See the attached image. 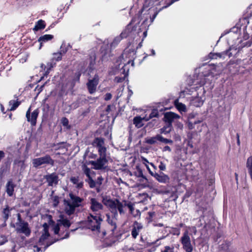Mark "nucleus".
I'll return each instance as SVG.
<instances>
[{
    "mask_svg": "<svg viewBox=\"0 0 252 252\" xmlns=\"http://www.w3.org/2000/svg\"><path fill=\"white\" fill-rule=\"evenodd\" d=\"M179 118V115L172 112H167L165 113L164 116L165 121L167 122L168 124L171 125L174 120L178 119Z\"/></svg>",
    "mask_w": 252,
    "mask_h": 252,
    "instance_id": "obj_20",
    "label": "nucleus"
},
{
    "mask_svg": "<svg viewBox=\"0 0 252 252\" xmlns=\"http://www.w3.org/2000/svg\"><path fill=\"white\" fill-rule=\"evenodd\" d=\"M53 231L55 234H58L60 231V226L59 224H57L53 227Z\"/></svg>",
    "mask_w": 252,
    "mask_h": 252,
    "instance_id": "obj_41",
    "label": "nucleus"
},
{
    "mask_svg": "<svg viewBox=\"0 0 252 252\" xmlns=\"http://www.w3.org/2000/svg\"><path fill=\"white\" fill-rule=\"evenodd\" d=\"M88 182L91 188H94L96 184V182L93 180V178L88 179Z\"/></svg>",
    "mask_w": 252,
    "mask_h": 252,
    "instance_id": "obj_40",
    "label": "nucleus"
},
{
    "mask_svg": "<svg viewBox=\"0 0 252 252\" xmlns=\"http://www.w3.org/2000/svg\"><path fill=\"white\" fill-rule=\"evenodd\" d=\"M143 225L141 223L135 221L133 224V228L131 231L132 237L135 239L139 234L140 231L142 229Z\"/></svg>",
    "mask_w": 252,
    "mask_h": 252,
    "instance_id": "obj_21",
    "label": "nucleus"
},
{
    "mask_svg": "<svg viewBox=\"0 0 252 252\" xmlns=\"http://www.w3.org/2000/svg\"><path fill=\"white\" fill-rule=\"evenodd\" d=\"M174 104L180 112H186L187 111L186 105L180 102L178 100L176 99L175 100Z\"/></svg>",
    "mask_w": 252,
    "mask_h": 252,
    "instance_id": "obj_28",
    "label": "nucleus"
},
{
    "mask_svg": "<svg viewBox=\"0 0 252 252\" xmlns=\"http://www.w3.org/2000/svg\"><path fill=\"white\" fill-rule=\"evenodd\" d=\"M45 179L49 186L56 185L59 181V177L55 173L46 175L45 176Z\"/></svg>",
    "mask_w": 252,
    "mask_h": 252,
    "instance_id": "obj_17",
    "label": "nucleus"
},
{
    "mask_svg": "<svg viewBox=\"0 0 252 252\" xmlns=\"http://www.w3.org/2000/svg\"><path fill=\"white\" fill-rule=\"evenodd\" d=\"M151 52H152V54L153 55H155V51L154 50L152 49Z\"/></svg>",
    "mask_w": 252,
    "mask_h": 252,
    "instance_id": "obj_64",
    "label": "nucleus"
},
{
    "mask_svg": "<svg viewBox=\"0 0 252 252\" xmlns=\"http://www.w3.org/2000/svg\"><path fill=\"white\" fill-rule=\"evenodd\" d=\"M188 145L190 147V148H192L193 147V145L191 143H190V142L189 141H188Z\"/></svg>",
    "mask_w": 252,
    "mask_h": 252,
    "instance_id": "obj_60",
    "label": "nucleus"
},
{
    "mask_svg": "<svg viewBox=\"0 0 252 252\" xmlns=\"http://www.w3.org/2000/svg\"><path fill=\"white\" fill-rule=\"evenodd\" d=\"M43 232L39 240V244L40 245H44L48 242L46 240L49 236V233L48 232L49 226L46 223H44L43 224Z\"/></svg>",
    "mask_w": 252,
    "mask_h": 252,
    "instance_id": "obj_14",
    "label": "nucleus"
},
{
    "mask_svg": "<svg viewBox=\"0 0 252 252\" xmlns=\"http://www.w3.org/2000/svg\"><path fill=\"white\" fill-rule=\"evenodd\" d=\"M99 156L96 160L90 161V163L95 170H104L107 168L108 163L106 154Z\"/></svg>",
    "mask_w": 252,
    "mask_h": 252,
    "instance_id": "obj_5",
    "label": "nucleus"
},
{
    "mask_svg": "<svg viewBox=\"0 0 252 252\" xmlns=\"http://www.w3.org/2000/svg\"><path fill=\"white\" fill-rule=\"evenodd\" d=\"M62 123L63 126H66L68 124V119L65 117H63L62 119Z\"/></svg>",
    "mask_w": 252,
    "mask_h": 252,
    "instance_id": "obj_44",
    "label": "nucleus"
},
{
    "mask_svg": "<svg viewBox=\"0 0 252 252\" xmlns=\"http://www.w3.org/2000/svg\"><path fill=\"white\" fill-rule=\"evenodd\" d=\"M126 207L129 209L130 213H132V212L134 210V207L132 203L126 200Z\"/></svg>",
    "mask_w": 252,
    "mask_h": 252,
    "instance_id": "obj_38",
    "label": "nucleus"
},
{
    "mask_svg": "<svg viewBox=\"0 0 252 252\" xmlns=\"http://www.w3.org/2000/svg\"><path fill=\"white\" fill-rule=\"evenodd\" d=\"M16 185L11 180H9L6 184V192L9 196H12L14 194V188Z\"/></svg>",
    "mask_w": 252,
    "mask_h": 252,
    "instance_id": "obj_23",
    "label": "nucleus"
},
{
    "mask_svg": "<svg viewBox=\"0 0 252 252\" xmlns=\"http://www.w3.org/2000/svg\"><path fill=\"white\" fill-rule=\"evenodd\" d=\"M103 179L102 177H99L97 178V181L96 182V184L98 185H101L102 184V182L103 181Z\"/></svg>",
    "mask_w": 252,
    "mask_h": 252,
    "instance_id": "obj_47",
    "label": "nucleus"
},
{
    "mask_svg": "<svg viewBox=\"0 0 252 252\" xmlns=\"http://www.w3.org/2000/svg\"><path fill=\"white\" fill-rule=\"evenodd\" d=\"M18 217L20 222L17 224L18 227L16 228L17 231L19 233H22L27 236H29L31 233V230L29 227L28 223L21 220L20 214H18Z\"/></svg>",
    "mask_w": 252,
    "mask_h": 252,
    "instance_id": "obj_10",
    "label": "nucleus"
},
{
    "mask_svg": "<svg viewBox=\"0 0 252 252\" xmlns=\"http://www.w3.org/2000/svg\"><path fill=\"white\" fill-rule=\"evenodd\" d=\"M11 210L12 209H10L8 206H6V207L3 209V218L5 220H7L8 219L9 216L10 215V210Z\"/></svg>",
    "mask_w": 252,
    "mask_h": 252,
    "instance_id": "obj_32",
    "label": "nucleus"
},
{
    "mask_svg": "<svg viewBox=\"0 0 252 252\" xmlns=\"http://www.w3.org/2000/svg\"><path fill=\"white\" fill-rule=\"evenodd\" d=\"M51 199H52V201L53 202V205L54 207H56L57 206H58V205L59 203V197L57 196H52Z\"/></svg>",
    "mask_w": 252,
    "mask_h": 252,
    "instance_id": "obj_39",
    "label": "nucleus"
},
{
    "mask_svg": "<svg viewBox=\"0 0 252 252\" xmlns=\"http://www.w3.org/2000/svg\"><path fill=\"white\" fill-rule=\"evenodd\" d=\"M76 79H75V81H79V78H80V75H81V73L80 72H78L76 73Z\"/></svg>",
    "mask_w": 252,
    "mask_h": 252,
    "instance_id": "obj_51",
    "label": "nucleus"
},
{
    "mask_svg": "<svg viewBox=\"0 0 252 252\" xmlns=\"http://www.w3.org/2000/svg\"><path fill=\"white\" fill-rule=\"evenodd\" d=\"M69 198L64 199L63 201L64 210L68 215L74 214L76 208L81 206L83 199L73 194H69Z\"/></svg>",
    "mask_w": 252,
    "mask_h": 252,
    "instance_id": "obj_2",
    "label": "nucleus"
},
{
    "mask_svg": "<svg viewBox=\"0 0 252 252\" xmlns=\"http://www.w3.org/2000/svg\"><path fill=\"white\" fill-rule=\"evenodd\" d=\"M46 27L45 21L42 20H39L36 22L33 30L35 32L44 29Z\"/></svg>",
    "mask_w": 252,
    "mask_h": 252,
    "instance_id": "obj_27",
    "label": "nucleus"
},
{
    "mask_svg": "<svg viewBox=\"0 0 252 252\" xmlns=\"http://www.w3.org/2000/svg\"><path fill=\"white\" fill-rule=\"evenodd\" d=\"M92 145L97 149L99 156L106 154L107 149L104 146V141L103 138H95L92 143Z\"/></svg>",
    "mask_w": 252,
    "mask_h": 252,
    "instance_id": "obj_9",
    "label": "nucleus"
},
{
    "mask_svg": "<svg viewBox=\"0 0 252 252\" xmlns=\"http://www.w3.org/2000/svg\"><path fill=\"white\" fill-rule=\"evenodd\" d=\"M191 231H192L194 235L196 234L197 232V230L195 227H192L191 228Z\"/></svg>",
    "mask_w": 252,
    "mask_h": 252,
    "instance_id": "obj_54",
    "label": "nucleus"
},
{
    "mask_svg": "<svg viewBox=\"0 0 252 252\" xmlns=\"http://www.w3.org/2000/svg\"><path fill=\"white\" fill-rule=\"evenodd\" d=\"M54 242H55V241H54V242L51 243L47 242L46 245L44 247V250L48 247L49 246H50L51 244H52Z\"/></svg>",
    "mask_w": 252,
    "mask_h": 252,
    "instance_id": "obj_55",
    "label": "nucleus"
},
{
    "mask_svg": "<svg viewBox=\"0 0 252 252\" xmlns=\"http://www.w3.org/2000/svg\"><path fill=\"white\" fill-rule=\"evenodd\" d=\"M25 164L23 160H15L14 162L13 168L17 170V172H19L21 174L25 168Z\"/></svg>",
    "mask_w": 252,
    "mask_h": 252,
    "instance_id": "obj_22",
    "label": "nucleus"
},
{
    "mask_svg": "<svg viewBox=\"0 0 252 252\" xmlns=\"http://www.w3.org/2000/svg\"><path fill=\"white\" fill-rule=\"evenodd\" d=\"M4 153L2 151H0V161L4 157Z\"/></svg>",
    "mask_w": 252,
    "mask_h": 252,
    "instance_id": "obj_53",
    "label": "nucleus"
},
{
    "mask_svg": "<svg viewBox=\"0 0 252 252\" xmlns=\"http://www.w3.org/2000/svg\"><path fill=\"white\" fill-rule=\"evenodd\" d=\"M168 151L169 152H170L171 151V148H170V147H169L168 146H165L163 149H162V151L163 152H165V151Z\"/></svg>",
    "mask_w": 252,
    "mask_h": 252,
    "instance_id": "obj_50",
    "label": "nucleus"
},
{
    "mask_svg": "<svg viewBox=\"0 0 252 252\" xmlns=\"http://www.w3.org/2000/svg\"><path fill=\"white\" fill-rule=\"evenodd\" d=\"M164 238V237H161V238H160V239L157 240L154 242V244H157V245H159V243H158V242L159 241V240L162 239H163Z\"/></svg>",
    "mask_w": 252,
    "mask_h": 252,
    "instance_id": "obj_59",
    "label": "nucleus"
},
{
    "mask_svg": "<svg viewBox=\"0 0 252 252\" xmlns=\"http://www.w3.org/2000/svg\"><path fill=\"white\" fill-rule=\"evenodd\" d=\"M237 143L238 145L240 144V139H239V135L238 134H237Z\"/></svg>",
    "mask_w": 252,
    "mask_h": 252,
    "instance_id": "obj_61",
    "label": "nucleus"
},
{
    "mask_svg": "<svg viewBox=\"0 0 252 252\" xmlns=\"http://www.w3.org/2000/svg\"><path fill=\"white\" fill-rule=\"evenodd\" d=\"M150 173L152 176L155 177L160 183L165 184L169 182V177L162 172H160L159 173H154L150 172Z\"/></svg>",
    "mask_w": 252,
    "mask_h": 252,
    "instance_id": "obj_18",
    "label": "nucleus"
},
{
    "mask_svg": "<svg viewBox=\"0 0 252 252\" xmlns=\"http://www.w3.org/2000/svg\"><path fill=\"white\" fill-rule=\"evenodd\" d=\"M7 241V238L4 236H0V246L4 244Z\"/></svg>",
    "mask_w": 252,
    "mask_h": 252,
    "instance_id": "obj_42",
    "label": "nucleus"
},
{
    "mask_svg": "<svg viewBox=\"0 0 252 252\" xmlns=\"http://www.w3.org/2000/svg\"><path fill=\"white\" fill-rule=\"evenodd\" d=\"M197 95L191 97L189 99L190 104L196 107H201L205 100V90L203 88L199 87L197 89Z\"/></svg>",
    "mask_w": 252,
    "mask_h": 252,
    "instance_id": "obj_4",
    "label": "nucleus"
},
{
    "mask_svg": "<svg viewBox=\"0 0 252 252\" xmlns=\"http://www.w3.org/2000/svg\"><path fill=\"white\" fill-rule=\"evenodd\" d=\"M159 169L161 171H164L166 169V165L164 163L161 162L158 166Z\"/></svg>",
    "mask_w": 252,
    "mask_h": 252,
    "instance_id": "obj_46",
    "label": "nucleus"
},
{
    "mask_svg": "<svg viewBox=\"0 0 252 252\" xmlns=\"http://www.w3.org/2000/svg\"><path fill=\"white\" fill-rule=\"evenodd\" d=\"M157 141H158V135H157L155 137H150L146 140V142L149 144H154L157 142Z\"/></svg>",
    "mask_w": 252,
    "mask_h": 252,
    "instance_id": "obj_34",
    "label": "nucleus"
},
{
    "mask_svg": "<svg viewBox=\"0 0 252 252\" xmlns=\"http://www.w3.org/2000/svg\"><path fill=\"white\" fill-rule=\"evenodd\" d=\"M102 202L109 209L115 219L118 216V213L121 215L126 213V200L120 201L117 199H103Z\"/></svg>",
    "mask_w": 252,
    "mask_h": 252,
    "instance_id": "obj_1",
    "label": "nucleus"
},
{
    "mask_svg": "<svg viewBox=\"0 0 252 252\" xmlns=\"http://www.w3.org/2000/svg\"><path fill=\"white\" fill-rule=\"evenodd\" d=\"M158 141L163 142L165 144L168 143L172 144L173 143V141L172 140L165 138L159 134H158Z\"/></svg>",
    "mask_w": 252,
    "mask_h": 252,
    "instance_id": "obj_33",
    "label": "nucleus"
},
{
    "mask_svg": "<svg viewBox=\"0 0 252 252\" xmlns=\"http://www.w3.org/2000/svg\"><path fill=\"white\" fill-rule=\"evenodd\" d=\"M112 98V95L110 93H107L104 96V99L105 100H110Z\"/></svg>",
    "mask_w": 252,
    "mask_h": 252,
    "instance_id": "obj_48",
    "label": "nucleus"
},
{
    "mask_svg": "<svg viewBox=\"0 0 252 252\" xmlns=\"http://www.w3.org/2000/svg\"><path fill=\"white\" fill-rule=\"evenodd\" d=\"M98 83V76L95 75L93 79L89 80L87 87L90 94H93L96 91L97 85Z\"/></svg>",
    "mask_w": 252,
    "mask_h": 252,
    "instance_id": "obj_15",
    "label": "nucleus"
},
{
    "mask_svg": "<svg viewBox=\"0 0 252 252\" xmlns=\"http://www.w3.org/2000/svg\"><path fill=\"white\" fill-rule=\"evenodd\" d=\"M108 222L109 223L111 224L112 226H113V228L115 229L116 228V223L115 221H113L112 220H110L109 217L108 216L107 219Z\"/></svg>",
    "mask_w": 252,
    "mask_h": 252,
    "instance_id": "obj_45",
    "label": "nucleus"
},
{
    "mask_svg": "<svg viewBox=\"0 0 252 252\" xmlns=\"http://www.w3.org/2000/svg\"><path fill=\"white\" fill-rule=\"evenodd\" d=\"M129 32V30L128 29H126L124 31H123L121 33V34L120 35L116 36L114 39L113 42L111 43V47H114L116 45H117L123 38H126Z\"/></svg>",
    "mask_w": 252,
    "mask_h": 252,
    "instance_id": "obj_19",
    "label": "nucleus"
},
{
    "mask_svg": "<svg viewBox=\"0 0 252 252\" xmlns=\"http://www.w3.org/2000/svg\"><path fill=\"white\" fill-rule=\"evenodd\" d=\"M232 48L230 47L228 50L219 53H211L209 55V58L211 59H218L219 58H223L224 59L225 56H228L229 58L231 57L232 55V53L230 52V51L232 50Z\"/></svg>",
    "mask_w": 252,
    "mask_h": 252,
    "instance_id": "obj_16",
    "label": "nucleus"
},
{
    "mask_svg": "<svg viewBox=\"0 0 252 252\" xmlns=\"http://www.w3.org/2000/svg\"><path fill=\"white\" fill-rule=\"evenodd\" d=\"M158 12H157L155 13V14L153 16V17L151 18V22H153L154 20V19L157 17V15L158 14Z\"/></svg>",
    "mask_w": 252,
    "mask_h": 252,
    "instance_id": "obj_52",
    "label": "nucleus"
},
{
    "mask_svg": "<svg viewBox=\"0 0 252 252\" xmlns=\"http://www.w3.org/2000/svg\"><path fill=\"white\" fill-rule=\"evenodd\" d=\"M160 252H177V250L175 249L173 245L166 246Z\"/></svg>",
    "mask_w": 252,
    "mask_h": 252,
    "instance_id": "obj_30",
    "label": "nucleus"
},
{
    "mask_svg": "<svg viewBox=\"0 0 252 252\" xmlns=\"http://www.w3.org/2000/svg\"><path fill=\"white\" fill-rule=\"evenodd\" d=\"M171 128L172 125L168 124L167 126H164L160 129V133L164 134H168L171 131Z\"/></svg>",
    "mask_w": 252,
    "mask_h": 252,
    "instance_id": "obj_31",
    "label": "nucleus"
},
{
    "mask_svg": "<svg viewBox=\"0 0 252 252\" xmlns=\"http://www.w3.org/2000/svg\"><path fill=\"white\" fill-rule=\"evenodd\" d=\"M62 58V54L61 53H56L53 54V57L52 58V62H58L61 60Z\"/></svg>",
    "mask_w": 252,
    "mask_h": 252,
    "instance_id": "obj_35",
    "label": "nucleus"
},
{
    "mask_svg": "<svg viewBox=\"0 0 252 252\" xmlns=\"http://www.w3.org/2000/svg\"><path fill=\"white\" fill-rule=\"evenodd\" d=\"M31 108L30 107L26 112V118L27 121L31 123L32 126H35L36 123V119L39 114L38 109L34 110L30 115Z\"/></svg>",
    "mask_w": 252,
    "mask_h": 252,
    "instance_id": "obj_13",
    "label": "nucleus"
},
{
    "mask_svg": "<svg viewBox=\"0 0 252 252\" xmlns=\"http://www.w3.org/2000/svg\"><path fill=\"white\" fill-rule=\"evenodd\" d=\"M148 214L150 218H153V216L155 215V212H148Z\"/></svg>",
    "mask_w": 252,
    "mask_h": 252,
    "instance_id": "obj_56",
    "label": "nucleus"
},
{
    "mask_svg": "<svg viewBox=\"0 0 252 252\" xmlns=\"http://www.w3.org/2000/svg\"><path fill=\"white\" fill-rule=\"evenodd\" d=\"M20 105V102L15 100H11L9 102L8 109L10 111H13L16 109Z\"/></svg>",
    "mask_w": 252,
    "mask_h": 252,
    "instance_id": "obj_29",
    "label": "nucleus"
},
{
    "mask_svg": "<svg viewBox=\"0 0 252 252\" xmlns=\"http://www.w3.org/2000/svg\"><path fill=\"white\" fill-rule=\"evenodd\" d=\"M146 117L141 118L140 116H136L133 118V124L137 128H140L143 126V121H145Z\"/></svg>",
    "mask_w": 252,
    "mask_h": 252,
    "instance_id": "obj_25",
    "label": "nucleus"
},
{
    "mask_svg": "<svg viewBox=\"0 0 252 252\" xmlns=\"http://www.w3.org/2000/svg\"><path fill=\"white\" fill-rule=\"evenodd\" d=\"M90 209L94 212H98V214H100L101 211L104 208L103 204L95 198L90 199Z\"/></svg>",
    "mask_w": 252,
    "mask_h": 252,
    "instance_id": "obj_11",
    "label": "nucleus"
},
{
    "mask_svg": "<svg viewBox=\"0 0 252 252\" xmlns=\"http://www.w3.org/2000/svg\"><path fill=\"white\" fill-rule=\"evenodd\" d=\"M77 188H81L83 187V183H78V184H76Z\"/></svg>",
    "mask_w": 252,
    "mask_h": 252,
    "instance_id": "obj_57",
    "label": "nucleus"
},
{
    "mask_svg": "<svg viewBox=\"0 0 252 252\" xmlns=\"http://www.w3.org/2000/svg\"><path fill=\"white\" fill-rule=\"evenodd\" d=\"M56 63H48V66H50V67L49 68H48L47 71H46V73H48L49 72V70L51 69V68L53 67L55 65Z\"/></svg>",
    "mask_w": 252,
    "mask_h": 252,
    "instance_id": "obj_49",
    "label": "nucleus"
},
{
    "mask_svg": "<svg viewBox=\"0 0 252 252\" xmlns=\"http://www.w3.org/2000/svg\"><path fill=\"white\" fill-rule=\"evenodd\" d=\"M53 38L54 36L52 34H44L40 36L37 40L38 42L40 43L39 49H41V47L44 43L51 40Z\"/></svg>",
    "mask_w": 252,
    "mask_h": 252,
    "instance_id": "obj_24",
    "label": "nucleus"
},
{
    "mask_svg": "<svg viewBox=\"0 0 252 252\" xmlns=\"http://www.w3.org/2000/svg\"><path fill=\"white\" fill-rule=\"evenodd\" d=\"M208 70L209 71V73L204 74V76L205 77L211 76L213 77L216 75L220 74L222 71V67L219 65H212L208 66Z\"/></svg>",
    "mask_w": 252,
    "mask_h": 252,
    "instance_id": "obj_12",
    "label": "nucleus"
},
{
    "mask_svg": "<svg viewBox=\"0 0 252 252\" xmlns=\"http://www.w3.org/2000/svg\"><path fill=\"white\" fill-rule=\"evenodd\" d=\"M15 248V246H14L12 248V252H15L16 251Z\"/></svg>",
    "mask_w": 252,
    "mask_h": 252,
    "instance_id": "obj_63",
    "label": "nucleus"
},
{
    "mask_svg": "<svg viewBox=\"0 0 252 252\" xmlns=\"http://www.w3.org/2000/svg\"><path fill=\"white\" fill-rule=\"evenodd\" d=\"M60 223L63 226L68 228L70 225V221L67 219H63L60 220Z\"/></svg>",
    "mask_w": 252,
    "mask_h": 252,
    "instance_id": "obj_37",
    "label": "nucleus"
},
{
    "mask_svg": "<svg viewBox=\"0 0 252 252\" xmlns=\"http://www.w3.org/2000/svg\"><path fill=\"white\" fill-rule=\"evenodd\" d=\"M158 116V111L156 109H154L152 110L149 117L146 118L145 119V121H147L149 120L150 119H152L154 117H157Z\"/></svg>",
    "mask_w": 252,
    "mask_h": 252,
    "instance_id": "obj_36",
    "label": "nucleus"
},
{
    "mask_svg": "<svg viewBox=\"0 0 252 252\" xmlns=\"http://www.w3.org/2000/svg\"><path fill=\"white\" fill-rule=\"evenodd\" d=\"M103 220L101 214L93 215L90 214L87 218L86 225L87 228L97 233L99 232L100 225Z\"/></svg>",
    "mask_w": 252,
    "mask_h": 252,
    "instance_id": "obj_3",
    "label": "nucleus"
},
{
    "mask_svg": "<svg viewBox=\"0 0 252 252\" xmlns=\"http://www.w3.org/2000/svg\"><path fill=\"white\" fill-rule=\"evenodd\" d=\"M82 171L88 179L93 178L95 175L94 172L92 171L85 164L82 165Z\"/></svg>",
    "mask_w": 252,
    "mask_h": 252,
    "instance_id": "obj_26",
    "label": "nucleus"
},
{
    "mask_svg": "<svg viewBox=\"0 0 252 252\" xmlns=\"http://www.w3.org/2000/svg\"><path fill=\"white\" fill-rule=\"evenodd\" d=\"M68 237V233H66V234H65V236H64V237H63L61 238H60V239H64V238H67Z\"/></svg>",
    "mask_w": 252,
    "mask_h": 252,
    "instance_id": "obj_62",
    "label": "nucleus"
},
{
    "mask_svg": "<svg viewBox=\"0 0 252 252\" xmlns=\"http://www.w3.org/2000/svg\"><path fill=\"white\" fill-rule=\"evenodd\" d=\"M70 181L73 184H78L79 182V179L78 177H72L70 178Z\"/></svg>",
    "mask_w": 252,
    "mask_h": 252,
    "instance_id": "obj_43",
    "label": "nucleus"
},
{
    "mask_svg": "<svg viewBox=\"0 0 252 252\" xmlns=\"http://www.w3.org/2000/svg\"><path fill=\"white\" fill-rule=\"evenodd\" d=\"M180 241L183 246V248L186 252H192L193 246L191 244L190 238L189 235V232L186 231L183 236L181 238Z\"/></svg>",
    "mask_w": 252,
    "mask_h": 252,
    "instance_id": "obj_8",
    "label": "nucleus"
},
{
    "mask_svg": "<svg viewBox=\"0 0 252 252\" xmlns=\"http://www.w3.org/2000/svg\"><path fill=\"white\" fill-rule=\"evenodd\" d=\"M126 64H121L120 63H119V61H118V63L115 65V70H114V73L117 74V73H121L123 74V76L122 77H118L117 76L115 78V81L119 83L123 81L126 77L127 75V72L128 71V69H126V70L125 69Z\"/></svg>",
    "mask_w": 252,
    "mask_h": 252,
    "instance_id": "obj_7",
    "label": "nucleus"
},
{
    "mask_svg": "<svg viewBox=\"0 0 252 252\" xmlns=\"http://www.w3.org/2000/svg\"><path fill=\"white\" fill-rule=\"evenodd\" d=\"M189 129H192L193 128V124L191 123H189Z\"/></svg>",
    "mask_w": 252,
    "mask_h": 252,
    "instance_id": "obj_58",
    "label": "nucleus"
},
{
    "mask_svg": "<svg viewBox=\"0 0 252 252\" xmlns=\"http://www.w3.org/2000/svg\"><path fill=\"white\" fill-rule=\"evenodd\" d=\"M33 167L37 168L43 164H50L53 165L54 161L51 158L50 156L46 155L44 157L36 158L32 161Z\"/></svg>",
    "mask_w": 252,
    "mask_h": 252,
    "instance_id": "obj_6",
    "label": "nucleus"
}]
</instances>
